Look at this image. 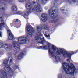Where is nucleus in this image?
I'll return each mask as SVG.
<instances>
[{
    "label": "nucleus",
    "instance_id": "nucleus-1",
    "mask_svg": "<svg viewBox=\"0 0 78 78\" xmlns=\"http://www.w3.org/2000/svg\"><path fill=\"white\" fill-rule=\"evenodd\" d=\"M47 44L48 46H39L38 47V48L39 49H42L45 50L46 49H48L49 54L51 56L53 57L54 58H55V62H59V58L57 55H60L61 54L64 53V50L61 48H57L54 45H53L52 48H51V44L50 43L47 42Z\"/></svg>",
    "mask_w": 78,
    "mask_h": 78
},
{
    "label": "nucleus",
    "instance_id": "nucleus-2",
    "mask_svg": "<svg viewBox=\"0 0 78 78\" xmlns=\"http://www.w3.org/2000/svg\"><path fill=\"white\" fill-rule=\"evenodd\" d=\"M30 2L31 5H34L33 7H32L30 4L27 3L26 4V8L27 9V12H18L16 14H20L25 17L26 19H28V15L30 13H31V11H35L36 12H41V10H40V5L38 3L33 1V0H30Z\"/></svg>",
    "mask_w": 78,
    "mask_h": 78
},
{
    "label": "nucleus",
    "instance_id": "nucleus-3",
    "mask_svg": "<svg viewBox=\"0 0 78 78\" xmlns=\"http://www.w3.org/2000/svg\"><path fill=\"white\" fill-rule=\"evenodd\" d=\"M63 67L64 70L67 74L70 75L71 76H73L74 72L76 70L73 65L72 63L69 64L68 63L64 62L63 63Z\"/></svg>",
    "mask_w": 78,
    "mask_h": 78
},
{
    "label": "nucleus",
    "instance_id": "nucleus-4",
    "mask_svg": "<svg viewBox=\"0 0 78 78\" xmlns=\"http://www.w3.org/2000/svg\"><path fill=\"white\" fill-rule=\"evenodd\" d=\"M18 41H13L12 42L13 44L14 45V47L16 50H19L20 49L19 44H28L30 42L29 40L27 38L22 36L18 37Z\"/></svg>",
    "mask_w": 78,
    "mask_h": 78
},
{
    "label": "nucleus",
    "instance_id": "nucleus-5",
    "mask_svg": "<svg viewBox=\"0 0 78 78\" xmlns=\"http://www.w3.org/2000/svg\"><path fill=\"white\" fill-rule=\"evenodd\" d=\"M48 12H49V16L53 19L56 18L55 16H58V9H56V8L55 7H53L52 8V10H49ZM54 14H55V15H54Z\"/></svg>",
    "mask_w": 78,
    "mask_h": 78
},
{
    "label": "nucleus",
    "instance_id": "nucleus-6",
    "mask_svg": "<svg viewBox=\"0 0 78 78\" xmlns=\"http://www.w3.org/2000/svg\"><path fill=\"white\" fill-rule=\"evenodd\" d=\"M26 30L27 32H28L27 34V37L28 38L31 37L33 36V33H34V29L30 26L26 27Z\"/></svg>",
    "mask_w": 78,
    "mask_h": 78
},
{
    "label": "nucleus",
    "instance_id": "nucleus-7",
    "mask_svg": "<svg viewBox=\"0 0 78 78\" xmlns=\"http://www.w3.org/2000/svg\"><path fill=\"white\" fill-rule=\"evenodd\" d=\"M4 70L8 72V75L9 76H12L11 74H12V73H13V70L9 66H6L4 68Z\"/></svg>",
    "mask_w": 78,
    "mask_h": 78
},
{
    "label": "nucleus",
    "instance_id": "nucleus-8",
    "mask_svg": "<svg viewBox=\"0 0 78 78\" xmlns=\"http://www.w3.org/2000/svg\"><path fill=\"white\" fill-rule=\"evenodd\" d=\"M35 39L38 41L39 43H41V44H43V43L46 42V41L44 39V38L41 39V38L39 36H37L35 37Z\"/></svg>",
    "mask_w": 78,
    "mask_h": 78
},
{
    "label": "nucleus",
    "instance_id": "nucleus-9",
    "mask_svg": "<svg viewBox=\"0 0 78 78\" xmlns=\"http://www.w3.org/2000/svg\"><path fill=\"white\" fill-rule=\"evenodd\" d=\"M7 33L8 40H12L13 38H14V35L11 32V30H8Z\"/></svg>",
    "mask_w": 78,
    "mask_h": 78
},
{
    "label": "nucleus",
    "instance_id": "nucleus-10",
    "mask_svg": "<svg viewBox=\"0 0 78 78\" xmlns=\"http://www.w3.org/2000/svg\"><path fill=\"white\" fill-rule=\"evenodd\" d=\"M11 55L12 54L11 52L8 53L9 61L10 65L11 64V63H12V60H13V58H12V56Z\"/></svg>",
    "mask_w": 78,
    "mask_h": 78
},
{
    "label": "nucleus",
    "instance_id": "nucleus-11",
    "mask_svg": "<svg viewBox=\"0 0 78 78\" xmlns=\"http://www.w3.org/2000/svg\"><path fill=\"white\" fill-rule=\"evenodd\" d=\"M75 52H71L70 53L69 52H66L63 55V56H66L69 59H71V55H73V54H75Z\"/></svg>",
    "mask_w": 78,
    "mask_h": 78
},
{
    "label": "nucleus",
    "instance_id": "nucleus-12",
    "mask_svg": "<svg viewBox=\"0 0 78 78\" xmlns=\"http://www.w3.org/2000/svg\"><path fill=\"white\" fill-rule=\"evenodd\" d=\"M41 19L43 22H45L47 21V15L45 14H42Z\"/></svg>",
    "mask_w": 78,
    "mask_h": 78
},
{
    "label": "nucleus",
    "instance_id": "nucleus-13",
    "mask_svg": "<svg viewBox=\"0 0 78 78\" xmlns=\"http://www.w3.org/2000/svg\"><path fill=\"white\" fill-rule=\"evenodd\" d=\"M26 53V51H24L20 53V55H18V59H22V58L23 57V56H24V54H25Z\"/></svg>",
    "mask_w": 78,
    "mask_h": 78
},
{
    "label": "nucleus",
    "instance_id": "nucleus-14",
    "mask_svg": "<svg viewBox=\"0 0 78 78\" xmlns=\"http://www.w3.org/2000/svg\"><path fill=\"white\" fill-rule=\"evenodd\" d=\"M1 44H2L1 45V47L3 48H5V49H8V43H6L5 44L4 43L1 42Z\"/></svg>",
    "mask_w": 78,
    "mask_h": 78
},
{
    "label": "nucleus",
    "instance_id": "nucleus-15",
    "mask_svg": "<svg viewBox=\"0 0 78 78\" xmlns=\"http://www.w3.org/2000/svg\"><path fill=\"white\" fill-rule=\"evenodd\" d=\"M0 27H5V22H4V20H1L0 21Z\"/></svg>",
    "mask_w": 78,
    "mask_h": 78
},
{
    "label": "nucleus",
    "instance_id": "nucleus-16",
    "mask_svg": "<svg viewBox=\"0 0 78 78\" xmlns=\"http://www.w3.org/2000/svg\"><path fill=\"white\" fill-rule=\"evenodd\" d=\"M3 64L5 66H6L8 64V59H5L3 61Z\"/></svg>",
    "mask_w": 78,
    "mask_h": 78
},
{
    "label": "nucleus",
    "instance_id": "nucleus-17",
    "mask_svg": "<svg viewBox=\"0 0 78 78\" xmlns=\"http://www.w3.org/2000/svg\"><path fill=\"white\" fill-rule=\"evenodd\" d=\"M12 9L13 11H16L17 10V7L15 6H13L12 8Z\"/></svg>",
    "mask_w": 78,
    "mask_h": 78
},
{
    "label": "nucleus",
    "instance_id": "nucleus-18",
    "mask_svg": "<svg viewBox=\"0 0 78 78\" xmlns=\"http://www.w3.org/2000/svg\"><path fill=\"white\" fill-rule=\"evenodd\" d=\"M52 5H53L54 6H58L59 4L58 3L56 2H52L51 3Z\"/></svg>",
    "mask_w": 78,
    "mask_h": 78
},
{
    "label": "nucleus",
    "instance_id": "nucleus-19",
    "mask_svg": "<svg viewBox=\"0 0 78 78\" xmlns=\"http://www.w3.org/2000/svg\"><path fill=\"white\" fill-rule=\"evenodd\" d=\"M68 2L69 3H75L76 1L75 0H68Z\"/></svg>",
    "mask_w": 78,
    "mask_h": 78
},
{
    "label": "nucleus",
    "instance_id": "nucleus-20",
    "mask_svg": "<svg viewBox=\"0 0 78 78\" xmlns=\"http://www.w3.org/2000/svg\"><path fill=\"white\" fill-rule=\"evenodd\" d=\"M42 28H43V29H48V27H47V26L45 24L43 25Z\"/></svg>",
    "mask_w": 78,
    "mask_h": 78
},
{
    "label": "nucleus",
    "instance_id": "nucleus-21",
    "mask_svg": "<svg viewBox=\"0 0 78 78\" xmlns=\"http://www.w3.org/2000/svg\"><path fill=\"white\" fill-rule=\"evenodd\" d=\"M8 49H9V50H11V49H12V45L11 44L8 45Z\"/></svg>",
    "mask_w": 78,
    "mask_h": 78
},
{
    "label": "nucleus",
    "instance_id": "nucleus-22",
    "mask_svg": "<svg viewBox=\"0 0 78 78\" xmlns=\"http://www.w3.org/2000/svg\"><path fill=\"white\" fill-rule=\"evenodd\" d=\"M41 28H42V27H40V26L38 27L37 28V31H41Z\"/></svg>",
    "mask_w": 78,
    "mask_h": 78
},
{
    "label": "nucleus",
    "instance_id": "nucleus-23",
    "mask_svg": "<svg viewBox=\"0 0 78 78\" xmlns=\"http://www.w3.org/2000/svg\"><path fill=\"white\" fill-rule=\"evenodd\" d=\"M58 22V20L56 19H54V20L52 21V23H55V22Z\"/></svg>",
    "mask_w": 78,
    "mask_h": 78
},
{
    "label": "nucleus",
    "instance_id": "nucleus-24",
    "mask_svg": "<svg viewBox=\"0 0 78 78\" xmlns=\"http://www.w3.org/2000/svg\"><path fill=\"white\" fill-rule=\"evenodd\" d=\"M19 2H20L21 3H23L25 2H26L27 0H18Z\"/></svg>",
    "mask_w": 78,
    "mask_h": 78
},
{
    "label": "nucleus",
    "instance_id": "nucleus-25",
    "mask_svg": "<svg viewBox=\"0 0 78 78\" xmlns=\"http://www.w3.org/2000/svg\"><path fill=\"white\" fill-rule=\"evenodd\" d=\"M2 11H5L6 9V7L4 6L2 7L1 9Z\"/></svg>",
    "mask_w": 78,
    "mask_h": 78
},
{
    "label": "nucleus",
    "instance_id": "nucleus-26",
    "mask_svg": "<svg viewBox=\"0 0 78 78\" xmlns=\"http://www.w3.org/2000/svg\"><path fill=\"white\" fill-rule=\"evenodd\" d=\"M45 36L47 38H48L49 37H50V35H46V34H45Z\"/></svg>",
    "mask_w": 78,
    "mask_h": 78
},
{
    "label": "nucleus",
    "instance_id": "nucleus-27",
    "mask_svg": "<svg viewBox=\"0 0 78 78\" xmlns=\"http://www.w3.org/2000/svg\"><path fill=\"white\" fill-rule=\"evenodd\" d=\"M4 17L3 15V14H1L0 19H3Z\"/></svg>",
    "mask_w": 78,
    "mask_h": 78
},
{
    "label": "nucleus",
    "instance_id": "nucleus-28",
    "mask_svg": "<svg viewBox=\"0 0 78 78\" xmlns=\"http://www.w3.org/2000/svg\"><path fill=\"white\" fill-rule=\"evenodd\" d=\"M48 0H43L41 1V3H44L45 2H46V1H48Z\"/></svg>",
    "mask_w": 78,
    "mask_h": 78
},
{
    "label": "nucleus",
    "instance_id": "nucleus-29",
    "mask_svg": "<svg viewBox=\"0 0 78 78\" xmlns=\"http://www.w3.org/2000/svg\"><path fill=\"white\" fill-rule=\"evenodd\" d=\"M17 53V50H15L14 51V55H16V54Z\"/></svg>",
    "mask_w": 78,
    "mask_h": 78
},
{
    "label": "nucleus",
    "instance_id": "nucleus-30",
    "mask_svg": "<svg viewBox=\"0 0 78 78\" xmlns=\"http://www.w3.org/2000/svg\"><path fill=\"white\" fill-rule=\"evenodd\" d=\"M10 0H5V2H8V3H9V1Z\"/></svg>",
    "mask_w": 78,
    "mask_h": 78
},
{
    "label": "nucleus",
    "instance_id": "nucleus-31",
    "mask_svg": "<svg viewBox=\"0 0 78 78\" xmlns=\"http://www.w3.org/2000/svg\"><path fill=\"white\" fill-rule=\"evenodd\" d=\"M15 22L16 23H17V22H18V20H15Z\"/></svg>",
    "mask_w": 78,
    "mask_h": 78
},
{
    "label": "nucleus",
    "instance_id": "nucleus-32",
    "mask_svg": "<svg viewBox=\"0 0 78 78\" xmlns=\"http://www.w3.org/2000/svg\"><path fill=\"white\" fill-rule=\"evenodd\" d=\"M2 33H0V37H2Z\"/></svg>",
    "mask_w": 78,
    "mask_h": 78
},
{
    "label": "nucleus",
    "instance_id": "nucleus-33",
    "mask_svg": "<svg viewBox=\"0 0 78 78\" xmlns=\"http://www.w3.org/2000/svg\"><path fill=\"white\" fill-rule=\"evenodd\" d=\"M67 61H69V62H70V61L69 60V59H67Z\"/></svg>",
    "mask_w": 78,
    "mask_h": 78
},
{
    "label": "nucleus",
    "instance_id": "nucleus-34",
    "mask_svg": "<svg viewBox=\"0 0 78 78\" xmlns=\"http://www.w3.org/2000/svg\"><path fill=\"white\" fill-rule=\"evenodd\" d=\"M53 1L55 2H58V0H53Z\"/></svg>",
    "mask_w": 78,
    "mask_h": 78
},
{
    "label": "nucleus",
    "instance_id": "nucleus-35",
    "mask_svg": "<svg viewBox=\"0 0 78 78\" xmlns=\"http://www.w3.org/2000/svg\"><path fill=\"white\" fill-rule=\"evenodd\" d=\"M49 39H50V38H48Z\"/></svg>",
    "mask_w": 78,
    "mask_h": 78
}]
</instances>
